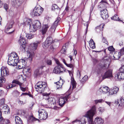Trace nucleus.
Wrapping results in <instances>:
<instances>
[{"instance_id":"obj_1","label":"nucleus","mask_w":124,"mask_h":124,"mask_svg":"<svg viewBox=\"0 0 124 124\" xmlns=\"http://www.w3.org/2000/svg\"><path fill=\"white\" fill-rule=\"evenodd\" d=\"M96 113L95 107V106H93L84 116L85 117L87 118L88 124H103V119L101 117H99L95 118L94 121L93 122V117Z\"/></svg>"},{"instance_id":"obj_2","label":"nucleus","mask_w":124,"mask_h":124,"mask_svg":"<svg viewBox=\"0 0 124 124\" xmlns=\"http://www.w3.org/2000/svg\"><path fill=\"white\" fill-rule=\"evenodd\" d=\"M31 20L27 18L24 19V23L25 24H27L30 26V31L33 32L36 31L38 29H40L41 27V23L38 20H36L34 21V23H32Z\"/></svg>"},{"instance_id":"obj_3","label":"nucleus","mask_w":124,"mask_h":124,"mask_svg":"<svg viewBox=\"0 0 124 124\" xmlns=\"http://www.w3.org/2000/svg\"><path fill=\"white\" fill-rule=\"evenodd\" d=\"M27 60L26 58L24 59H21L18 61H15V60L8 59V63L10 65L13 66H15L17 65L19 69H22V68L25 67L27 65Z\"/></svg>"},{"instance_id":"obj_4","label":"nucleus","mask_w":124,"mask_h":124,"mask_svg":"<svg viewBox=\"0 0 124 124\" xmlns=\"http://www.w3.org/2000/svg\"><path fill=\"white\" fill-rule=\"evenodd\" d=\"M41 41H36L33 43L30 44V48H28L27 51V53L29 54V57L28 59L30 61L32 59V57L34 55L33 51L36 50L38 46L41 43Z\"/></svg>"},{"instance_id":"obj_5","label":"nucleus","mask_w":124,"mask_h":124,"mask_svg":"<svg viewBox=\"0 0 124 124\" xmlns=\"http://www.w3.org/2000/svg\"><path fill=\"white\" fill-rule=\"evenodd\" d=\"M1 77L0 78V87L2 86V83H4L6 81V79L4 77H6L9 74L8 69L6 67H2L1 68Z\"/></svg>"},{"instance_id":"obj_6","label":"nucleus","mask_w":124,"mask_h":124,"mask_svg":"<svg viewBox=\"0 0 124 124\" xmlns=\"http://www.w3.org/2000/svg\"><path fill=\"white\" fill-rule=\"evenodd\" d=\"M46 83L45 82H39L35 86L36 91L39 93H42L47 87Z\"/></svg>"},{"instance_id":"obj_7","label":"nucleus","mask_w":124,"mask_h":124,"mask_svg":"<svg viewBox=\"0 0 124 124\" xmlns=\"http://www.w3.org/2000/svg\"><path fill=\"white\" fill-rule=\"evenodd\" d=\"M50 93H43V98L46 100L47 101L49 104H56L55 99L54 98L49 96Z\"/></svg>"},{"instance_id":"obj_8","label":"nucleus","mask_w":124,"mask_h":124,"mask_svg":"<svg viewBox=\"0 0 124 124\" xmlns=\"http://www.w3.org/2000/svg\"><path fill=\"white\" fill-rule=\"evenodd\" d=\"M108 64L107 65L106 63H104L101 62L97 65L96 69V72L98 74H99L100 73L102 69L106 70L108 68Z\"/></svg>"},{"instance_id":"obj_9","label":"nucleus","mask_w":124,"mask_h":124,"mask_svg":"<svg viewBox=\"0 0 124 124\" xmlns=\"http://www.w3.org/2000/svg\"><path fill=\"white\" fill-rule=\"evenodd\" d=\"M38 118L40 120H45L48 117L47 113L46 111L42 109L39 110Z\"/></svg>"},{"instance_id":"obj_10","label":"nucleus","mask_w":124,"mask_h":124,"mask_svg":"<svg viewBox=\"0 0 124 124\" xmlns=\"http://www.w3.org/2000/svg\"><path fill=\"white\" fill-rule=\"evenodd\" d=\"M71 95V94H70L65 97L61 96L59 98L58 100L59 105L61 107L63 106L66 101L68 100V99L70 98Z\"/></svg>"},{"instance_id":"obj_11","label":"nucleus","mask_w":124,"mask_h":124,"mask_svg":"<svg viewBox=\"0 0 124 124\" xmlns=\"http://www.w3.org/2000/svg\"><path fill=\"white\" fill-rule=\"evenodd\" d=\"M44 10L43 8H34L31 14L32 16H38Z\"/></svg>"},{"instance_id":"obj_12","label":"nucleus","mask_w":124,"mask_h":124,"mask_svg":"<svg viewBox=\"0 0 124 124\" xmlns=\"http://www.w3.org/2000/svg\"><path fill=\"white\" fill-rule=\"evenodd\" d=\"M53 41L52 38L51 37H47L43 45V47L45 48H46L52 43Z\"/></svg>"},{"instance_id":"obj_13","label":"nucleus","mask_w":124,"mask_h":124,"mask_svg":"<svg viewBox=\"0 0 124 124\" xmlns=\"http://www.w3.org/2000/svg\"><path fill=\"white\" fill-rule=\"evenodd\" d=\"M60 18H57L56 20L51 26L50 29V31L52 33H53L54 32L56 27L57 26L58 23L60 21Z\"/></svg>"},{"instance_id":"obj_14","label":"nucleus","mask_w":124,"mask_h":124,"mask_svg":"<svg viewBox=\"0 0 124 124\" xmlns=\"http://www.w3.org/2000/svg\"><path fill=\"white\" fill-rule=\"evenodd\" d=\"M100 15L101 17L104 20H106L108 17L107 10L106 9H104L101 11Z\"/></svg>"},{"instance_id":"obj_15","label":"nucleus","mask_w":124,"mask_h":124,"mask_svg":"<svg viewBox=\"0 0 124 124\" xmlns=\"http://www.w3.org/2000/svg\"><path fill=\"white\" fill-rule=\"evenodd\" d=\"M64 70V69L63 66L58 65L55 67L54 71L55 73L60 74L63 72Z\"/></svg>"},{"instance_id":"obj_16","label":"nucleus","mask_w":124,"mask_h":124,"mask_svg":"<svg viewBox=\"0 0 124 124\" xmlns=\"http://www.w3.org/2000/svg\"><path fill=\"white\" fill-rule=\"evenodd\" d=\"M115 79L117 80H120L124 79V72H120L116 74Z\"/></svg>"},{"instance_id":"obj_17","label":"nucleus","mask_w":124,"mask_h":124,"mask_svg":"<svg viewBox=\"0 0 124 124\" xmlns=\"http://www.w3.org/2000/svg\"><path fill=\"white\" fill-rule=\"evenodd\" d=\"M112 77V71L111 70H108L102 76V79L103 80L106 78H108Z\"/></svg>"},{"instance_id":"obj_18","label":"nucleus","mask_w":124,"mask_h":124,"mask_svg":"<svg viewBox=\"0 0 124 124\" xmlns=\"http://www.w3.org/2000/svg\"><path fill=\"white\" fill-rule=\"evenodd\" d=\"M15 60V61H18L19 57L18 56L17 54L15 52H14L11 53L8 55V59Z\"/></svg>"},{"instance_id":"obj_19","label":"nucleus","mask_w":124,"mask_h":124,"mask_svg":"<svg viewBox=\"0 0 124 124\" xmlns=\"http://www.w3.org/2000/svg\"><path fill=\"white\" fill-rule=\"evenodd\" d=\"M99 4V8L107 7L109 5L107 0H101Z\"/></svg>"},{"instance_id":"obj_20","label":"nucleus","mask_w":124,"mask_h":124,"mask_svg":"<svg viewBox=\"0 0 124 124\" xmlns=\"http://www.w3.org/2000/svg\"><path fill=\"white\" fill-rule=\"evenodd\" d=\"M115 103L117 105H118L119 107L122 108L124 107V99L122 98L120 99L119 101L116 100L115 101Z\"/></svg>"},{"instance_id":"obj_21","label":"nucleus","mask_w":124,"mask_h":124,"mask_svg":"<svg viewBox=\"0 0 124 124\" xmlns=\"http://www.w3.org/2000/svg\"><path fill=\"white\" fill-rule=\"evenodd\" d=\"M119 88L116 86H115L113 89H111L109 91V94L112 95L113 94H116L119 91Z\"/></svg>"},{"instance_id":"obj_22","label":"nucleus","mask_w":124,"mask_h":124,"mask_svg":"<svg viewBox=\"0 0 124 124\" xmlns=\"http://www.w3.org/2000/svg\"><path fill=\"white\" fill-rule=\"evenodd\" d=\"M100 91L103 94L106 93L109 91V88L107 86H102L101 87L100 89Z\"/></svg>"},{"instance_id":"obj_23","label":"nucleus","mask_w":124,"mask_h":124,"mask_svg":"<svg viewBox=\"0 0 124 124\" xmlns=\"http://www.w3.org/2000/svg\"><path fill=\"white\" fill-rule=\"evenodd\" d=\"M124 54H122L121 52V49L120 51L119 52H116L114 53L113 55L114 58L115 60L118 59L120 57L121 55Z\"/></svg>"},{"instance_id":"obj_24","label":"nucleus","mask_w":124,"mask_h":124,"mask_svg":"<svg viewBox=\"0 0 124 124\" xmlns=\"http://www.w3.org/2000/svg\"><path fill=\"white\" fill-rule=\"evenodd\" d=\"M64 81L63 80H61L57 82L56 83V87L57 89H59L62 88V86Z\"/></svg>"},{"instance_id":"obj_25","label":"nucleus","mask_w":124,"mask_h":124,"mask_svg":"<svg viewBox=\"0 0 124 124\" xmlns=\"http://www.w3.org/2000/svg\"><path fill=\"white\" fill-rule=\"evenodd\" d=\"M14 23V22L13 21H12L8 23L6 27L5 30L8 31L10 29L12 28Z\"/></svg>"},{"instance_id":"obj_26","label":"nucleus","mask_w":124,"mask_h":124,"mask_svg":"<svg viewBox=\"0 0 124 124\" xmlns=\"http://www.w3.org/2000/svg\"><path fill=\"white\" fill-rule=\"evenodd\" d=\"M48 27L49 26L47 24L44 25L43 26L41 31L43 35H44L46 33Z\"/></svg>"},{"instance_id":"obj_27","label":"nucleus","mask_w":124,"mask_h":124,"mask_svg":"<svg viewBox=\"0 0 124 124\" xmlns=\"http://www.w3.org/2000/svg\"><path fill=\"white\" fill-rule=\"evenodd\" d=\"M104 26V25L102 24L100 25L99 26H97L95 28V29L96 31L97 32H100L103 29Z\"/></svg>"},{"instance_id":"obj_28","label":"nucleus","mask_w":124,"mask_h":124,"mask_svg":"<svg viewBox=\"0 0 124 124\" xmlns=\"http://www.w3.org/2000/svg\"><path fill=\"white\" fill-rule=\"evenodd\" d=\"M89 44L90 48L93 49L95 48V44L92 39H91L89 42Z\"/></svg>"},{"instance_id":"obj_29","label":"nucleus","mask_w":124,"mask_h":124,"mask_svg":"<svg viewBox=\"0 0 124 124\" xmlns=\"http://www.w3.org/2000/svg\"><path fill=\"white\" fill-rule=\"evenodd\" d=\"M2 110L5 114H8L10 113L9 108L8 107L6 106L4 107L3 108Z\"/></svg>"},{"instance_id":"obj_30","label":"nucleus","mask_w":124,"mask_h":124,"mask_svg":"<svg viewBox=\"0 0 124 124\" xmlns=\"http://www.w3.org/2000/svg\"><path fill=\"white\" fill-rule=\"evenodd\" d=\"M15 120L16 124H22V122L21 120L17 116L15 117Z\"/></svg>"},{"instance_id":"obj_31","label":"nucleus","mask_w":124,"mask_h":124,"mask_svg":"<svg viewBox=\"0 0 124 124\" xmlns=\"http://www.w3.org/2000/svg\"><path fill=\"white\" fill-rule=\"evenodd\" d=\"M13 83H14L16 84L19 85L20 86L23 87L25 86L24 84L23 83H21L17 80H14L12 81Z\"/></svg>"},{"instance_id":"obj_32","label":"nucleus","mask_w":124,"mask_h":124,"mask_svg":"<svg viewBox=\"0 0 124 124\" xmlns=\"http://www.w3.org/2000/svg\"><path fill=\"white\" fill-rule=\"evenodd\" d=\"M51 16H47L45 18V21L47 23H50V21L51 19Z\"/></svg>"},{"instance_id":"obj_33","label":"nucleus","mask_w":124,"mask_h":124,"mask_svg":"<svg viewBox=\"0 0 124 124\" xmlns=\"http://www.w3.org/2000/svg\"><path fill=\"white\" fill-rule=\"evenodd\" d=\"M18 42L20 44H25L26 43L25 38L23 37H20L18 41Z\"/></svg>"},{"instance_id":"obj_34","label":"nucleus","mask_w":124,"mask_h":124,"mask_svg":"<svg viewBox=\"0 0 124 124\" xmlns=\"http://www.w3.org/2000/svg\"><path fill=\"white\" fill-rule=\"evenodd\" d=\"M86 122L85 117H83L79 121V124H85Z\"/></svg>"},{"instance_id":"obj_35","label":"nucleus","mask_w":124,"mask_h":124,"mask_svg":"<svg viewBox=\"0 0 124 124\" xmlns=\"http://www.w3.org/2000/svg\"><path fill=\"white\" fill-rule=\"evenodd\" d=\"M111 19L114 20L116 21H120V19H119L118 17L116 15H115L114 16L111 18Z\"/></svg>"},{"instance_id":"obj_36","label":"nucleus","mask_w":124,"mask_h":124,"mask_svg":"<svg viewBox=\"0 0 124 124\" xmlns=\"http://www.w3.org/2000/svg\"><path fill=\"white\" fill-rule=\"evenodd\" d=\"M71 83L72 85L73 88H75L76 85V83L74 79H73L71 81Z\"/></svg>"},{"instance_id":"obj_37","label":"nucleus","mask_w":124,"mask_h":124,"mask_svg":"<svg viewBox=\"0 0 124 124\" xmlns=\"http://www.w3.org/2000/svg\"><path fill=\"white\" fill-rule=\"evenodd\" d=\"M88 79V76L86 75L83 78L81 79L80 81L81 83H83L85 82Z\"/></svg>"},{"instance_id":"obj_38","label":"nucleus","mask_w":124,"mask_h":124,"mask_svg":"<svg viewBox=\"0 0 124 124\" xmlns=\"http://www.w3.org/2000/svg\"><path fill=\"white\" fill-rule=\"evenodd\" d=\"M25 36L28 39H29L32 38L33 37V35L31 34H26Z\"/></svg>"},{"instance_id":"obj_39","label":"nucleus","mask_w":124,"mask_h":124,"mask_svg":"<svg viewBox=\"0 0 124 124\" xmlns=\"http://www.w3.org/2000/svg\"><path fill=\"white\" fill-rule=\"evenodd\" d=\"M74 65V63H72L70 64H67L66 66L68 67L71 68L72 70H73Z\"/></svg>"},{"instance_id":"obj_40","label":"nucleus","mask_w":124,"mask_h":124,"mask_svg":"<svg viewBox=\"0 0 124 124\" xmlns=\"http://www.w3.org/2000/svg\"><path fill=\"white\" fill-rule=\"evenodd\" d=\"M104 101L102 99L97 100H94L95 103V104H97L98 103H101L103 102Z\"/></svg>"},{"instance_id":"obj_41","label":"nucleus","mask_w":124,"mask_h":124,"mask_svg":"<svg viewBox=\"0 0 124 124\" xmlns=\"http://www.w3.org/2000/svg\"><path fill=\"white\" fill-rule=\"evenodd\" d=\"M26 65L25 66V67L23 68V71L24 72H30L29 71L30 70V69L27 67H26Z\"/></svg>"},{"instance_id":"obj_42","label":"nucleus","mask_w":124,"mask_h":124,"mask_svg":"<svg viewBox=\"0 0 124 124\" xmlns=\"http://www.w3.org/2000/svg\"><path fill=\"white\" fill-rule=\"evenodd\" d=\"M24 44H20L21 45L20 47V49L22 51H23V50H25V46Z\"/></svg>"},{"instance_id":"obj_43","label":"nucleus","mask_w":124,"mask_h":124,"mask_svg":"<svg viewBox=\"0 0 124 124\" xmlns=\"http://www.w3.org/2000/svg\"><path fill=\"white\" fill-rule=\"evenodd\" d=\"M20 89L23 92H25L27 89V87H23L21 86H20Z\"/></svg>"},{"instance_id":"obj_44","label":"nucleus","mask_w":124,"mask_h":124,"mask_svg":"<svg viewBox=\"0 0 124 124\" xmlns=\"http://www.w3.org/2000/svg\"><path fill=\"white\" fill-rule=\"evenodd\" d=\"M46 62L48 65H51L52 64V62L51 60H47L46 61Z\"/></svg>"},{"instance_id":"obj_45","label":"nucleus","mask_w":124,"mask_h":124,"mask_svg":"<svg viewBox=\"0 0 124 124\" xmlns=\"http://www.w3.org/2000/svg\"><path fill=\"white\" fill-rule=\"evenodd\" d=\"M17 101L18 104H19L22 105L24 104L23 101H21L19 99L17 100Z\"/></svg>"},{"instance_id":"obj_46","label":"nucleus","mask_w":124,"mask_h":124,"mask_svg":"<svg viewBox=\"0 0 124 124\" xmlns=\"http://www.w3.org/2000/svg\"><path fill=\"white\" fill-rule=\"evenodd\" d=\"M119 71L124 72V65L122 66L120 68Z\"/></svg>"},{"instance_id":"obj_47","label":"nucleus","mask_w":124,"mask_h":124,"mask_svg":"<svg viewBox=\"0 0 124 124\" xmlns=\"http://www.w3.org/2000/svg\"><path fill=\"white\" fill-rule=\"evenodd\" d=\"M108 50L110 51H113L114 50V49L112 46H111L108 48Z\"/></svg>"},{"instance_id":"obj_48","label":"nucleus","mask_w":124,"mask_h":124,"mask_svg":"<svg viewBox=\"0 0 124 124\" xmlns=\"http://www.w3.org/2000/svg\"><path fill=\"white\" fill-rule=\"evenodd\" d=\"M13 93L15 94H16V96H18L20 94V93L18 92V91L16 90L15 91L13 92Z\"/></svg>"},{"instance_id":"obj_49","label":"nucleus","mask_w":124,"mask_h":124,"mask_svg":"<svg viewBox=\"0 0 124 124\" xmlns=\"http://www.w3.org/2000/svg\"><path fill=\"white\" fill-rule=\"evenodd\" d=\"M68 71L70 76L71 77L73 76V70H68Z\"/></svg>"},{"instance_id":"obj_50","label":"nucleus","mask_w":124,"mask_h":124,"mask_svg":"<svg viewBox=\"0 0 124 124\" xmlns=\"http://www.w3.org/2000/svg\"><path fill=\"white\" fill-rule=\"evenodd\" d=\"M31 119L32 121H36L39 120L38 119L36 118L33 116H31Z\"/></svg>"},{"instance_id":"obj_51","label":"nucleus","mask_w":124,"mask_h":124,"mask_svg":"<svg viewBox=\"0 0 124 124\" xmlns=\"http://www.w3.org/2000/svg\"><path fill=\"white\" fill-rule=\"evenodd\" d=\"M80 73L79 70L77 71V75L78 77L80 78Z\"/></svg>"},{"instance_id":"obj_52","label":"nucleus","mask_w":124,"mask_h":124,"mask_svg":"<svg viewBox=\"0 0 124 124\" xmlns=\"http://www.w3.org/2000/svg\"><path fill=\"white\" fill-rule=\"evenodd\" d=\"M15 86L13 84H11L8 86L7 87V88H12Z\"/></svg>"},{"instance_id":"obj_53","label":"nucleus","mask_w":124,"mask_h":124,"mask_svg":"<svg viewBox=\"0 0 124 124\" xmlns=\"http://www.w3.org/2000/svg\"><path fill=\"white\" fill-rule=\"evenodd\" d=\"M56 64L58 65H61V66H63L60 63L58 60H56Z\"/></svg>"},{"instance_id":"obj_54","label":"nucleus","mask_w":124,"mask_h":124,"mask_svg":"<svg viewBox=\"0 0 124 124\" xmlns=\"http://www.w3.org/2000/svg\"><path fill=\"white\" fill-rule=\"evenodd\" d=\"M45 65H40L39 67V70L40 69L41 70L43 69L45 67Z\"/></svg>"},{"instance_id":"obj_55","label":"nucleus","mask_w":124,"mask_h":124,"mask_svg":"<svg viewBox=\"0 0 124 124\" xmlns=\"http://www.w3.org/2000/svg\"><path fill=\"white\" fill-rule=\"evenodd\" d=\"M102 41L103 43H105L106 44L108 43V42L106 40V39L104 38H103Z\"/></svg>"},{"instance_id":"obj_56","label":"nucleus","mask_w":124,"mask_h":124,"mask_svg":"<svg viewBox=\"0 0 124 124\" xmlns=\"http://www.w3.org/2000/svg\"><path fill=\"white\" fill-rule=\"evenodd\" d=\"M104 109L100 107L99 108V111L100 112H102L104 111Z\"/></svg>"},{"instance_id":"obj_57","label":"nucleus","mask_w":124,"mask_h":124,"mask_svg":"<svg viewBox=\"0 0 124 124\" xmlns=\"http://www.w3.org/2000/svg\"><path fill=\"white\" fill-rule=\"evenodd\" d=\"M4 94V92L3 91L1 90H0V96H2Z\"/></svg>"},{"instance_id":"obj_58","label":"nucleus","mask_w":124,"mask_h":124,"mask_svg":"<svg viewBox=\"0 0 124 124\" xmlns=\"http://www.w3.org/2000/svg\"><path fill=\"white\" fill-rule=\"evenodd\" d=\"M0 101L2 104H4V99H1L0 100Z\"/></svg>"},{"instance_id":"obj_59","label":"nucleus","mask_w":124,"mask_h":124,"mask_svg":"<svg viewBox=\"0 0 124 124\" xmlns=\"http://www.w3.org/2000/svg\"><path fill=\"white\" fill-rule=\"evenodd\" d=\"M52 6V8H57L58 7L57 5L56 4H53Z\"/></svg>"},{"instance_id":"obj_60","label":"nucleus","mask_w":124,"mask_h":124,"mask_svg":"<svg viewBox=\"0 0 124 124\" xmlns=\"http://www.w3.org/2000/svg\"><path fill=\"white\" fill-rule=\"evenodd\" d=\"M3 3L0 0V8L2 7V6L3 5Z\"/></svg>"},{"instance_id":"obj_61","label":"nucleus","mask_w":124,"mask_h":124,"mask_svg":"<svg viewBox=\"0 0 124 124\" xmlns=\"http://www.w3.org/2000/svg\"><path fill=\"white\" fill-rule=\"evenodd\" d=\"M8 5L7 4L5 3L4 4V8H8Z\"/></svg>"},{"instance_id":"obj_62","label":"nucleus","mask_w":124,"mask_h":124,"mask_svg":"<svg viewBox=\"0 0 124 124\" xmlns=\"http://www.w3.org/2000/svg\"><path fill=\"white\" fill-rule=\"evenodd\" d=\"M105 102L106 103H107V104L109 106H110V104H111V102L106 101H105Z\"/></svg>"},{"instance_id":"obj_63","label":"nucleus","mask_w":124,"mask_h":124,"mask_svg":"<svg viewBox=\"0 0 124 124\" xmlns=\"http://www.w3.org/2000/svg\"><path fill=\"white\" fill-rule=\"evenodd\" d=\"M121 50V52L122 53V54H124V46L123 48Z\"/></svg>"},{"instance_id":"obj_64","label":"nucleus","mask_w":124,"mask_h":124,"mask_svg":"<svg viewBox=\"0 0 124 124\" xmlns=\"http://www.w3.org/2000/svg\"><path fill=\"white\" fill-rule=\"evenodd\" d=\"M62 61L63 62V63L66 65L67 64L66 63L65 61V59H63L62 60Z\"/></svg>"}]
</instances>
